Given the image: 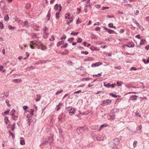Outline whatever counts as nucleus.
Masks as SVG:
<instances>
[{
    "label": "nucleus",
    "mask_w": 149,
    "mask_h": 149,
    "mask_svg": "<svg viewBox=\"0 0 149 149\" xmlns=\"http://www.w3.org/2000/svg\"><path fill=\"white\" fill-rule=\"evenodd\" d=\"M121 139V137L119 138H116L114 139V143H113V142H111L110 143V144H111L112 145L113 144V146H111V147L112 148L114 147L115 145L116 146V145L119 144Z\"/></svg>",
    "instance_id": "f257e3e1"
},
{
    "label": "nucleus",
    "mask_w": 149,
    "mask_h": 149,
    "mask_svg": "<svg viewBox=\"0 0 149 149\" xmlns=\"http://www.w3.org/2000/svg\"><path fill=\"white\" fill-rule=\"evenodd\" d=\"M77 132L78 134H79L80 133H83L85 132V128L84 127H80L78 128L77 129Z\"/></svg>",
    "instance_id": "f03ea898"
},
{
    "label": "nucleus",
    "mask_w": 149,
    "mask_h": 149,
    "mask_svg": "<svg viewBox=\"0 0 149 149\" xmlns=\"http://www.w3.org/2000/svg\"><path fill=\"white\" fill-rule=\"evenodd\" d=\"M104 29L106 31L108 32L109 33L111 34L112 33H114L117 34V33L115 32L114 31L109 29L108 28L104 27Z\"/></svg>",
    "instance_id": "7ed1b4c3"
},
{
    "label": "nucleus",
    "mask_w": 149,
    "mask_h": 149,
    "mask_svg": "<svg viewBox=\"0 0 149 149\" xmlns=\"http://www.w3.org/2000/svg\"><path fill=\"white\" fill-rule=\"evenodd\" d=\"M31 26L36 31H39V26L36 24H34L31 25Z\"/></svg>",
    "instance_id": "20e7f679"
},
{
    "label": "nucleus",
    "mask_w": 149,
    "mask_h": 149,
    "mask_svg": "<svg viewBox=\"0 0 149 149\" xmlns=\"http://www.w3.org/2000/svg\"><path fill=\"white\" fill-rule=\"evenodd\" d=\"M58 7L59 8V11H60L62 9V7L61 5L59 6L58 4H55L54 6V8L55 10H56L58 9Z\"/></svg>",
    "instance_id": "39448f33"
},
{
    "label": "nucleus",
    "mask_w": 149,
    "mask_h": 149,
    "mask_svg": "<svg viewBox=\"0 0 149 149\" xmlns=\"http://www.w3.org/2000/svg\"><path fill=\"white\" fill-rule=\"evenodd\" d=\"M52 141V139L51 137H49L47 141H45L42 143V144H46L47 143H49L51 142Z\"/></svg>",
    "instance_id": "423d86ee"
},
{
    "label": "nucleus",
    "mask_w": 149,
    "mask_h": 149,
    "mask_svg": "<svg viewBox=\"0 0 149 149\" xmlns=\"http://www.w3.org/2000/svg\"><path fill=\"white\" fill-rule=\"evenodd\" d=\"M96 139L97 141H102L103 140V137L102 136L100 135H97L96 136Z\"/></svg>",
    "instance_id": "0eeeda50"
},
{
    "label": "nucleus",
    "mask_w": 149,
    "mask_h": 149,
    "mask_svg": "<svg viewBox=\"0 0 149 149\" xmlns=\"http://www.w3.org/2000/svg\"><path fill=\"white\" fill-rule=\"evenodd\" d=\"M102 64V63H100V62H97L95 63H93L91 65L92 67H95L98 66Z\"/></svg>",
    "instance_id": "6e6552de"
},
{
    "label": "nucleus",
    "mask_w": 149,
    "mask_h": 149,
    "mask_svg": "<svg viewBox=\"0 0 149 149\" xmlns=\"http://www.w3.org/2000/svg\"><path fill=\"white\" fill-rule=\"evenodd\" d=\"M137 99V96L136 95H132L130 97V99L131 100H132L133 101L136 100Z\"/></svg>",
    "instance_id": "1a4fd4ad"
},
{
    "label": "nucleus",
    "mask_w": 149,
    "mask_h": 149,
    "mask_svg": "<svg viewBox=\"0 0 149 149\" xmlns=\"http://www.w3.org/2000/svg\"><path fill=\"white\" fill-rule=\"evenodd\" d=\"M23 23V25L25 27L28 28L29 27V25L28 24L29 23L27 21L25 20Z\"/></svg>",
    "instance_id": "9d476101"
},
{
    "label": "nucleus",
    "mask_w": 149,
    "mask_h": 149,
    "mask_svg": "<svg viewBox=\"0 0 149 149\" xmlns=\"http://www.w3.org/2000/svg\"><path fill=\"white\" fill-rule=\"evenodd\" d=\"M75 112V110L74 109H73V108H71L70 109V110L69 111V113L70 114V115L72 116L73 114Z\"/></svg>",
    "instance_id": "9b49d317"
},
{
    "label": "nucleus",
    "mask_w": 149,
    "mask_h": 149,
    "mask_svg": "<svg viewBox=\"0 0 149 149\" xmlns=\"http://www.w3.org/2000/svg\"><path fill=\"white\" fill-rule=\"evenodd\" d=\"M115 118V116L114 115H109L107 116V118L109 120H113V119Z\"/></svg>",
    "instance_id": "f8f14e48"
},
{
    "label": "nucleus",
    "mask_w": 149,
    "mask_h": 149,
    "mask_svg": "<svg viewBox=\"0 0 149 149\" xmlns=\"http://www.w3.org/2000/svg\"><path fill=\"white\" fill-rule=\"evenodd\" d=\"M8 96V95H6V94H5V93H3L2 94H1L0 95V97L2 99H5L6 97H7Z\"/></svg>",
    "instance_id": "ddd939ff"
},
{
    "label": "nucleus",
    "mask_w": 149,
    "mask_h": 149,
    "mask_svg": "<svg viewBox=\"0 0 149 149\" xmlns=\"http://www.w3.org/2000/svg\"><path fill=\"white\" fill-rule=\"evenodd\" d=\"M111 102V100H104L102 102L103 104H109Z\"/></svg>",
    "instance_id": "4468645a"
},
{
    "label": "nucleus",
    "mask_w": 149,
    "mask_h": 149,
    "mask_svg": "<svg viewBox=\"0 0 149 149\" xmlns=\"http://www.w3.org/2000/svg\"><path fill=\"white\" fill-rule=\"evenodd\" d=\"M50 8L49 10H50ZM49 11L50 10H49V11L46 17V19H47V21L49 20V19L50 17H51V14L50 13H49Z\"/></svg>",
    "instance_id": "2eb2a0df"
},
{
    "label": "nucleus",
    "mask_w": 149,
    "mask_h": 149,
    "mask_svg": "<svg viewBox=\"0 0 149 149\" xmlns=\"http://www.w3.org/2000/svg\"><path fill=\"white\" fill-rule=\"evenodd\" d=\"M13 81L14 83H19L22 81V80L20 79H16L13 80Z\"/></svg>",
    "instance_id": "dca6fc26"
},
{
    "label": "nucleus",
    "mask_w": 149,
    "mask_h": 149,
    "mask_svg": "<svg viewBox=\"0 0 149 149\" xmlns=\"http://www.w3.org/2000/svg\"><path fill=\"white\" fill-rule=\"evenodd\" d=\"M134 45V44L133 42H131L130 44H128L127 46L128 47H133Z\"/></svg>",
    "instance_id": "f3484780"
},
{
    "label": "nucleus",
    "mask_w": 149,
    "mask_h": 149,
    "mask_svg": "<svg viewBox=\"0 0 149 149\" xmlns=\"http://www.w3.org/2000/svg\"><path fill=\"white\" fill-rule=\"evenodd\" d=\"M142 128V127L141 126H139L137 127V131L139 132L140 133H141L142 132V130H141V129Z\"/></svg>",
    "instance_id": "a211bd4d"
},
{
    "label": "nucleus",
    "mask_w": 149,
    "mask_h": 149,
    "mask_svg": "<svg viewBox=\"0 0 149 149\" xmlns=\"http://www.w3.org/2000/svg\"><path fill=\"white\" fill-rule=\"evenodd\" d=\"M132 21L135 24L138 26H140L139 24L137 22L136 20L135 19H132Z\"/></svg>",
    "instance_id": "6ab92c4d"
},
{
    "label": "nucleus",
    "mask_w": 149,
    "mask_h": 149,
    "mask_svg": "<svg viewBox=\"0 0 149 149\" xmlns=\"http://www.w3.org/2000/svg\"><path fill=\"white\" fill-rule=\"evenodd\" d=\"M37 96L38 97L36 99V102H38L40 100L41 96L40 94L37 95Z\"/></svg>",
    "instance_id": "aec40b11"
},
{
    "label": "nucleus",
    "mask_w": 149,
    "mask_h": 149,
    "mask_svg": "<svg viewBox=\"0 0 149 149\" xmlns=\"http://www.w3.org/2000/svg\"><path fill=\"white\" fill-rule=\"evenodd\" d=\"M9 29L11 30H14L15 29H16L15 26H12L11 25H9L8 26Z\"/></svg>",
    "instance_id": "412c9836"
},
{
    "label": "nucleus",
    "mask_w": 149,
    "mask_h": 149,
    "mask_svg": "<svg viewBox=\"0 0 149 149\" xmlns=\"http://www.w3.org/2000/svg\"><path fill=\"white\" fill-rule=\"evenodd\" d=\"M111 85V84L109 83H108L107 84H105L104 83V85L105 87H106L109 88L110 87Z\"/></svg>",
    "instance_id": "4be33fe9"
},
{
    "label": "nucleus",
    "mask_w": 149,
    "mask_h": 149,
    "mask_svg": "<svg viewBox=\"0 0 149 149\" xmlns=\"http://www.w3.org/2000/svg\"><path fill=\"white\" fill-rule=\"evenodd\" d=\"M62 104L61 103H59L58 104L57 106V111L59 110L60 109V107L62 105Z\"/></svg>",
    "instance_id": "5701e85b"
},
{
    "label": "nucleus",
    "mask_w": 149,
    "mask_h": 149,
    "mask_svg": "<svg viewBox=\"0 0 149 149\" xmlns=\"http://www.w3.org/2000/svg\"><path fill=\"white\" fill-rule=\"evenodd\" d=\"M90 49L93 51L95 50H98L99 49H97V48L94 47V46H92L91 47H90Z\"/></svg>",
    "instance_id": "b1692460"
},
{
    "label": "nucleus",
    "mask_w": 149,
    "mask_h": 149,
    "mask_svg": "<svg viewBox=\"0 0 149 149\" xmlns=\"http://www.w3.org/2000/svg\"><path fill=\"white\" fill-rule=\"evenodd\" d=\"M64 43V41H63V40L61 41L58 42V43L57 44V46L58 47V46H60V45L63 44Z\"/></svg>",
    "instance_id": "393cba45"
},
{
    "label": "nucleus",
    "mask_w": 149,
    "mask_h": 149,
    "mask_svg": "<svg viewBox=\"0 0 149 149\" xmlns=\"http://www.w3.org/2000/svg\"><path fill=\"white\" fill-rule=\"evenodd\" d=\"M123 84V82L121 81H117V86H121L122 84Z\"/></svg>",
    "instance_id": "a878e982"
},
{
    "label": "nucleus",
    "mask_w": 149,
    "mask_h": 149,
    "mask_svg": "<svg viewBox=\"0 0 149 149\" xmlns=\"http://www.w3.org/2000/svg\"><path fill=\"white\" fill-rule=\"evenodd\" d=\"M106 126H107V125L106 124H103L100 126V130H101L104 127Z\"/></svg>",
    "instance_id": "bb28decb"
},
{
    "label": "nucleus",
    "mask_w": 149,
    "mask_h": 149,
    "mask_svg": "<svg viewBox=\"0 0 149 149\" xmlns=\"http://www.w3.org/2000/svg\"><path fill=\"white\" fill-rule=\"evenodd\" d=\"M9 19V16L8 15H6L4 17V19L6 21H8Z\"/></svg>",
    "instance_id": "cd10ccee"
},
{
    "label": "nucleus",
    "mask_w": 149,
    "mask_h": 149,
    "mask_svg": "<svg viewBox=\"0 0 149 149\" xmlns=\"http://www.w3.org/2000/svg\"><path fill=\"white\" fill-rule=\"evenodd\" d=\"M31 37L33 38H36L37 37L36 34L34 33H33L31 34Z\"/></svg>",
    "instance_id": "c85d7f7f"
},
{
    "label": "nucleus",
    "mask_w": 149,
    "mask_h": 149,
    "mask_svg": "<svg viewBox=\"0 0 149 149\" xmlns=\"http://www.w3.org/2000/svg\"><path fill=\"white\" fill-rule=\"evenodd\" d=\"M5 123L6 124H8V122L9 121V120L8 118L7 117H5L4 119Z\"/></svg>",
    "instance_id": "c756f323"
},
{
    "label": "nucleus",
    "mask_w": 149,
    "mask_h": 149,
    "mask_svg": "<svg viewBox=\"0 0 149 149\" xmlns=\"http://www.w3.org/2000/svg\"><path fill=\"white\" fill-rule=\"evenodd\" d=\"M59 17V13L58 12H57L56 13V17L57 19H58Z\"/></svg>",
    "instance_id": "7c9ffc66"
},
{
    "label": "nucleus",
    "mask_w": 149,
    "mask_h": 149,
    "mask_svg": "<svg viewBox=\"0 0 149 149\" xmlns=\"http://www.w3.org/2000/svg\"><path fill=\"white\" fill-rule=\"evenodd\" d=\"M28 107L26 105L24 106L23 107V108L24 109V110L25 111V112L26 113V111H27V110H26V109L27 108H28Z\"/></svg>",
    "instance_id": "2f4dec72"
},
{
    "label": "nucleus",
    "mask_w": 149,
    "mask_h": 149,
    "mask_svg": "<svg viewBox=\"0 0 149 149\" xmlns=\"http://www.w3.org/2000/svg\"><path fill=\"white\" fill-rule=\"evenodd\" d=\"M12 116L13 119L14 120H17V116H15L14 115H13V116Z\"/></svg>",
    "instance_id": "473e14b6"
},
{
    "label": "nucleus",
    "mask_w": 149,
    "mask_h": 149,
    "mask_svg": "<svg viewBox=\"0 0 149 149\" xmlns=\"http://www.w3.org/2000/svg\"><path fill=\"white\" fill-rule=\"evenodd\" d=\"M20 143L21 145H23L25 144V141L24 140H21L20 141Z\"/></svg>",
    "instance_id": "72a5a7b5"
},
{
    "label": "nucleus",
    "mask_w": 149,
    "mask_h": 149,
    "mask_svg": "<svg viewBox=\"0 0 149 149\" xmlns=\"http://www.w3.org/2000/svg\"><path fill=\"white\" fill-rule=\"evenodd\" d=\"M146 42V40H145L142 39L140 41V44L142 45L144 43Z\"/></svg>",
    "instance_id": "f704fd0d"
},
{
    "label": "nucleus",
    "mask_w": 149,
    "mask_h": 149,
    "mask_svg": "<svg viewBox=\"0 0 149 149\" xmlns=\"http://www.w3.org/2000/svg\"><path fill=\"white\" fill-rule=\"evenodd\" d=\"M137 141H134L133 143V146L134 148H135L137 144Z\"/></svg>",
    "instance_id": "c9c22d12"
},
{
    "label": "nucleus",
    "mask_w": 149,
    "mask_h": 149,
    "mask_svg": "<svg viewBox=\"0 0 149 149\" xmlns=\"http://www.w3.org/2000/svg\"><path fill=\"white\" fill-rule=\"evenodd\" d=\"M78 33V32H72L71 33V35H73L74 36H76L77 35Z\"/></svg>",
    "instance_id": "e433bc0d"
},
{
    "label": "nucleus",
    "mask_w": 149,
    "mask_h": 149,
    "mask_svg": "<svg viewBox=\"0 0 149 149\" xmlns=\"http://www.w3.org/2000/svg\"><path fill=\"white\" fill-rule=\"evenodd\" d=\"M63 90H61L60 91H57L56 93H55L56 95H57L59 93H60L62 92H63Z\"/></svg>",
    "instance_id": "4c0bfd02"
},
{
    "label": "nucleus",
    "mask_w": 149,
    "mask_h": 149,
    "mask_svg": "<svg viewBox=\"0 0 149 149\" xmlns=\"http://www.w3.org/2000/svg\"><path fill=\"white\" fill-rule=\"evenodd\" d=\"M73 39L74 38H69L68 39V41H69L70 43H71Z\"/></svg>",
    "instance_id": "58836bf2"
},
{
    "label": "nucleus",
    "mask_w": 149,
    "mask_h": 149,
    "mask_svg": "<svg viewBox=\"0 0 149 149\" xmlns=\"http://www.w3.org/2000/svg\"><path fill=\"white\" fill-rule=\"evenodd\" d=\"M0 28L1 29H2L4 28L3 25V24L2 22H0Z\"/></svg>",
    "instance_id": "ea45409f"
},
{
    "label": "nucleus",
    "mask_w": 149,
    "mask_h": 149,
    "mask_svg": "<svg viewBox=\"0 0 149 149\" xmlns=\"http://www.w3.org/2000/svg\"><path fill=\"white\" fill-rule=\"evenodd\" d=\"M9 133L10 134V135L12 136V137L13 139L15 138V135L14 134H13L10 131H9Z\"/></svg>",
    "instance_id": "a19ab883"
},
{
    "label": "nucleus",
    "mask_w": 149,
    "mask_h": 149,
    "mask_svg": "<svg viewBox=\"0 0 149 149\" xmlns=\"http://www.w3.org/2000/svg\"><path fill=\"white\" fill-rule=\"evenodd\" d=\"M67 45H68V44L67 43H65L64 45H62V46H61V48H65V47H67Z\"/></svg>",
    "instance_id": "79ce46f5"
},
{
    "label": "nucleus",
    "mask_w": 149,
    "mask_h": 149,
    "mask_svg": "<svg viewBox=\"0 0 149 149\" xmlns=\"http://www.w3.org/2000/svg\"><path fill=\"white\" fill-rule=\"evenodd\" d=\"M82 41V39L80 38H78V40H77V42L78 43H81Z\"/></svg>",
    "instance_id": "37998d69"
},
{
    "label": "nucleus",
    "mask_w": 149,
    "mask_h": 149,
    "mask_svg": "<svg viewBox=\"0 0 149 149\" xmlns=\"http://www.w3.org/2000/svg\"><path fill=\"white\" fill-rule=\"evenodd\" d=\"M67 63L69 65H72V63L71 62V61H70L69 60V61H68Z\"/></svg>",
    "instance_id": "c03bdc74"
},
{
    "label": "nucleus",
    "mask_w": 149,
    "mask_h": 149,
    "mask_svg": "<svg viewBox=\"0 0 149 149\" xmlns=\"http://www.w3.org/2000/svg\"><path fill=\"white\" fill-rule=\"evenodd\" d=\"M33 111L34 110L33 109H31L30 113L31 116H33Z\"/></svg>",
    "instance_id": "a18cd8bd"
},
{
    "label": "nucleus",
    "mask_w": 149,
    "mask_h": 149,
    "mask_svg": "<svg viewBox=\"0 0 149 149\" xmlns=\"http://www.w3.org/2000/svg\"><path fill=\"white\" fill-rule=\"evenodd\" d=\"M66 36L65 35H63V36L61 38V39L62 40L63 39H65L66 38Z\"/></svg>",
    "instance_id": "49530a36"
},
{
    "label": "nucleus",
    "mask_w": 149,
    "mask_h": 149,
    "mask_svg": "<svg viewBox=\"0 0 149 149\" xmlns=\"http://www.w3.org/2000/svg\"><path fill=\"white\" fill-rule=\"evenodd\" d=\"M81 54H84L86 55L88 54V52L87 51H81Z\"/></svg>",
    "instance_id": "de8ad7c7"
},
{
    "label": "nucleus",
    "mask_w": 149,
    "mask_h": 149,
    "mask_svg": "<svg viewBox=\"0 0 149 149\" xmlns=\"http://www.w3.org/2000/svg\"><path fill=\"white\" fill-rule=\"evenodd\" d=\"M113 24L112 23H110L109 24L108 26L110 28H113Z\"/></svg>",
    "instance_id": "09e8293b"
},
{
    "label": "nucleus",
    "mask_w": 149,
    "mask_h": 149,
    "mask_svg": "<svg viewBox=\"0 0 149 149\" xmlns=\"http://www.w3.org/2000/svg\"><path fill=\"white\" fill-rule=\"evenodd\" d=\"M12 113H11V116H13V115H14V113L15 112V110L14 109H13L11 111Z\"/></svg>",
    "instance_id": "8fccbe9b"
},
{
    "label": "nucleus",
    "mask_w": 149,
    "mask_h": 149,
    "mask_svg": "<svg viewBox=\"0 0 149 149\" xmlns=\"http://www.w3.org/2000/svg\"><path fill=\"white\" fill-rule=\"evenodd\" d=\"M26 117L28 118L27 120L28 121V124L29 125H30V123H31V122H30V120H29V118L28 117V116H26Z\"/></svg>",
    "instance_id": "3c124183"
},
{
    "label": "nucleus",
    "mask_w": 149,
    "mask_h": 149,
    "mask_svg": "<svg viewBox=\"0 0 149 149\" xmlns=\"http://www.w3.org/2000/svg\"><path fill=\"white\" fill-rule=\"evenodd\" d=\"M110 95H111V96H112V97H115V98H116V97H117V95H114V94H112V93H110Z\"/></svg>",
    "instance_id": "603ef678"
},
{
    "label": "nucleus",
    "mask_w": 149,
    "mask_h": 149,
    "mask_svg": "<svg viewBox=\"0 0 149 149\" xmlns=\"http://www.w3.org/2000/svg\"><path fill=\"white\" fill-rule=\"evenodd\" d=\"M31 7V5L29 3H27L26 5V8L28 9Z\"/></svg>",
    "instance_id": "864d4df0"
},
{
    "label": "nucleus",
    "mask_w": 149,
    "mask_h": 149,
    "mask_svg": "<svg viewBox=\"0 0 149 149\" xmlns=\"http://www.w3.org/2000/svg\"><path fill=\"white\" fill-rule=\"evenodd\" d=\"M29 70H31L32 69H34L35 68L34 67H33V66H31L30 67H29Z\"/></svg>",
    "instance_id": "5fc2aeb1"
},
{
    "label": "nucleus",
    "mask_w": 149,
    "mask_h": 149,
    "mask_svg": "<svg viewBox=\"0 0 149 149\" xmlns=\"http://www.w3.org/2000/svg\"><path fill=\"white\" fill-rule=\"evenodd\" d=\"M101 74L98 73L97 74L93 75V76H96V77H100L101 76Z\"/></svg>",
    "instance_id": "6e6d98bb"
},
{
    "label": "nucleus",
    "mask_w": 149,
    "mask_h": 149,
    "mask_svg": "<svg viewBox=\"0 0 149 149\" xmlns=\"http://www.w3.org/2000/svg\"><path fill=\"white\" fill-rule=\"evenodd\" d=\"M137 70V69H136V68H135L134 67H132L130 69L131 70Z\"/></svg>",
    "instance_id": "4d7b16f0"
},
{
    "label": "nucleus",
    "mask_w": 149,
    "mask_h": 149,
    "mask_svg": "<svg viewBox=\"0 0 149 149\" xmlns=\"http://www.w3.org/2000/svg\"><path fill=\"white\" fill-rule=\"evenodd\" d=\"M81 92V91L80 90H79L77 92H75L74 93V94H78L80 93Z\"/></svg>",
    "instance_id": "13d9d810"
},
{
    "label": "nucleus",
    "mask_w": 149,
    "mask_h": 149,
    "mask_svg": "<svg viewBox=\"0 0 149 149\" xmlns=\"http://www.w3.org/2000/svg\"><path fill=\"white\" fill-rule=\"evenodd\" d=\"M100 25V24L99 23V22H97L95 23L94 24V26H96V25Z\"/></svg>",
    "instance_id": "bf43d9fd"
},
{
    "label": "nucleus",
    "mask_w": 149,
    "mask_h": 149,
    "mask_svg": "<svg viewBox=\"0 0 149 149\" xmlns=\"http://www.w3.org/2000/svg\"><path fill=\"white\" fill-rule=\"evenodd\" d=\"M124 31H125V29H121L120 30V33H123V32H124Z\"/></svg>",
    "instance_id": "052dcab7"
},
{
    "label": "nucleus",
    "mask_w": 149,
    "mask_h": 149,
    "mask_svg": "<svg viewBox=\"0 0 149 149\" xmlns=\"http://www.w3.org/2000/svg\"><path fill=\"white\" fill-rule=\"evenodd\" d=\"M52 38V40L51 39H50V40L51 41H53V40H54L55 39L54 38V36L53 35H52L51 36Z\"/></svg>",
    "instance_id": "680f3d73"
},
{
    "label": "nucleus",
    "mask_w": 149,
    "mask_h": 149,
    "mask_svg": "<svg viewBox=\"0 0 149 149\" xmlns=\"http://www.w3.org/2000/svg\"><path fill=\"white\" fill-rule=\"evenodd\" d=\"M6 103L7 104V105L8 107L10 106V105L9 104V102L7 100L6 101Z\"/></svg>",
    "instance_id": "e2e57ef3"
},
{
    "label": "nucleus",
    "mask_w": 149,
    "mask_h": 149,
    "mask_svg": "<svg viewBox=\"0 0 149 149\" xmlns=\"http://www.w3.org/2000/svg\"><path fill=\"white\" fill-rule=\"evenodd\" d=\"M109 8V7H103L102 8V10H104L105 9H108Z\"/></svg>",
    "instance_id": "0e129e2a"
},
{
    "label": "nucleus",
    "mask_w": 149,
    "mask_h": 149,
    "mask_svg": "<svg viewBox=\"0 0 149 149\" xmlns=\"http://www.w3.org/2000/svg\"><path fill=\"white\" fill-rule=\"evenodd\" d=\"M115 84H111V85L110 86V87H112V88H113L115 87Z\"/></svg>",
    "instance_id": "69168bd1"
},
{
    "label": "nucleus",
    "mask_w": 149,
    "mask_h": 149,
    "mask_svg": "<svg viewBox=\"0 0 149 149\" xmlns=\"http://www.w3.org/2000/svg\"><path fill=\"white\" fill-rule=\"evenodd\" d=\"M107 17L109 18H113L114 17V16L113 15H108L107 16Z\"/></svg>",
    "instance_id": "338daca9"
},
{
    "label": "nucleus",
    "mask_w": 149,
    "mask_h": 149,
    "mask_svg": "<svg viewBox=\"0 0 149 149\" xmlns=\"http://www.w3.org/2000/svg\"><path fill=\"white\" fill-rule=\"evenodd\" d=\"M100 29V28L99 27H97L95 28V30L96 31H98Z\"/></svg>",
    "instance_id": "774afa93"
}]
</instances>
